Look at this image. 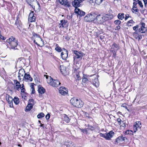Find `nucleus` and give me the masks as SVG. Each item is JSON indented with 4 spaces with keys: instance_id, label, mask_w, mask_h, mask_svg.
I'll return each mask as SVG.
<instances>
[{
    "instance_id": "f257e3e1",
    "label": "nucleus",
    "mask_w": 147,
    "mask_h": 147,
    "mask_svg": "<svg viewBox=\"0 0 147 147\" xmlns=\"http://www.w3.org/2000/svg\"><path fill=\"white\" fill-rule=\"evenodd\" d=\"M15 39L14 37L11 36V38L7 39L6 42L10 45L11 49H17L16 47L18 45V41L17 40H15Z\"/></svg>"
},
{
    "instance_id": "f03ea898",
    "label": "nucleus",
    "mask_w": 147,
    "mask_h": 147,
    "mask_svg": "<svg viewBox=\"0 0 147 147\" xmlns=\"http://www.w3.org/2000/svg\"><path fill=\"white\" fill-rule=\"evenodd\" d=\"M70 101L72 105L76 107L81 108L83 105V103L82 101L75 97L72 98Z\"/></svg>"
},
{
    "instance_id": "7ed1b4c3",
    "label": "nucleus",
    "mask_w": 147,
    "mask_h": 147,
    "mask_svg": "<svg viewBox=\"0 0 147 147\" xmlns=\"http://www.w3.org/2000/svg\"><path fill=\"white\" fill-rule=\"evenodd\" d=\"M46 78L48 79L47 83L53 87H58L61 84V83L57 80H54L50 76Z\"/></svg>"
},
{
    "instance_id": "20e7f679",
    "label": "nucleus",
    "mask_w": 147,
    "mask_h": 147,
    "mask_svg": "<svg viewBox=\"0 0 147 147\" xmlns=\"http://www.w3.org/2000/svg\"><path fill=\"white\" fill-rule=\"evenodd\" d=\"M96 13H92L87 15L84 18V20L86 22H90L93 21H95Z\"/></svg>"
},
{
    "instance_id": "39448f33",
    "label": "nucleus",
    "mask_w": 147,
    "mask_h": 147,
    "mask_svg": "<svg viewBox=\"0 0 147 147\" xmlns=\"http://www.w3.org/2000/svg\"><path fill=\"white\" fill-rule=\"evenodd\" d=\"M74 53L75 54L74 57V60H75L76 59H81L84 55L83 53L82 52L76 50L74 51Z\"/></svg>"
},
{
    "instance_id": "423d86ee",
    "label": "nucleus",
    "mask_w": 147,
    "mask_h": 147,
    "mask_svg": "<svg viewBox=\"0 0 147 147\" xmlns=\"http://www.w3.org/2000/svg\"><path fill=\"white\" fill-rule=\"evenodd\" d=\"M96 20L97 21V23L100 24H102L104 22L103 16L100 14L97 15L96 14L95 17Z\"/></svg>"
},
{
    "instance_id": "0eeeda50",
    "label": "nucleus",
    "mask_w": 147,
    "mask_h": 147,
    "mask_svg": "<svg viewBox=\"0 0 147 147\" xmlns=\"http://www.w3.org/2000/svg\"><path fill=\"white\" fill-rule=\"evenodd\" d=\"M59 2L60 4L65 7H69L71 6L69 0H59Z\"/></svg>"
},
{
    "instance_id": "6e6552de",
    "label": "nucleus",
    "mask_w": 147,
    "mask_h": 147,
    "mask_svg": "<svg viewBox=\"0 0 147 147\" xmlns=\"http://www.w3.org/2000/svg\"><path fill=\"white\" fill-rule=\"evenodd\" d=\"M140 24L141 25V26L139 29V32L142 33H145L147 31L146 28L145 27V24L142 22H141Z\"/></svg>"
},
{
    "instance_id": "1a4fd4ad",
    "label": "nucleus",
    "mask_w": 147,
    "mask_h": 147,
    "mask_svg": "<svg viewBox=\"0 0 147 147\" xmlns=\"http://www.w3.org/2000/svg\"><path fill=\"white\" fill-rule=\"evenodd\" d=\"M82 2V0H74V1L72 2V5L76 8H77L80 6V3Z\"/></svg>"
},
{
    "instance_id": "9d476101",
    "label": "nucleus",
    "mask_w": 147,
    "mask_h": 147,
    "mask_svg": "<svg viewBox=\"0 0 147 147\" xmlns=\"http://www.w3.org/2000/svg\"><path fill=\"white\" fill-rule=\"evenodd\" d=\"M125 139L127 140L126 138L121 136H119L116 139L115 142L117 143V144L120 142H125Z\"/></svg>"
},
{
    "instance_id": "9b49d317",
    "label": "nucleus",
    "mask_w": 147,
    "mask_h": 147,
    "mask_svg": "<svg viewBox=\"0 0 147 147\" xmlns=\"http://www.w3.org/2000/svg\"><path fill=\"white\" fill-rule=\"evenodd\" d=\"M75 13L79 15L80 17L84 16L85 15V13L84 12L81 10L79 9L76 8L75 9Z\"/></svg>"
},
{
    "instance_id": "f8f14e48",
    "label": "nucleus",
    "mask_w": 147,
    "mask_h": 147,
    "mask_svg": "<svg viewBox=\"0 0 147 147\" xmlns=\"http://www.w3.org/2000/svg\"><path fill=\"white\" fill-rule=\"evenodd\" d=\"M59 91L60 94L63 95L67 94L68 92L66 88L63 87H61L59 88Z\"/></svg>"
},
{
    "instance_id": "ddd939ff",
    "label": "nucleus",
    "mask_w": 147,
    "mask_h": 147,
    "mask_svg": "<svg viewBox=\"0 0 147 147\" xmlns=\"http://www.w3.org/2000/svg\"><path fill=\"white\" fill-rule=\"evenodd\" d=\"M141 127V125L140 122L138 121L136 122V124L134 125L133 126V129L134 132L136 131L137 130L140 129Z\"/></svg>"
},
{
    "instance_id": "4468645a",
    "label": "nucleus",
    "mask_w": 147,
    "mask_h": 147,
    "mask_svg": "<svg viewBox=\"0 0 147 147\" xmlns=\"http://www.w3.org/2000/svg\"><path fill=\"white\" fill-rule=\"evenodd\" d=\"M64 52H63L61 53V56L62 59L65 60L68 57V51L65 49H63Z\"/></svg>"
},
{
    "instance_id": "2eb2a0df",
    "label": "nucleus",
    "mask_w": 147,
    "mask_h": 147,
    "mask_svg": "<svg viewBox=\"0 0 147 147\" xmlns=\"http://www.w3.org/2000/svg\"><path fill=\"white\" fill-rule=\"evenodd\" d=\"M61 72L63 75L65 76L67 75V72L66 67L63 65H61L60 67Z\"/></svg>"
},
{
    "instance_id": "dca6fc26",
    "label": "nucleus",
    "mask_w": 147,
    "mask_h": 147,
    "mask_svg": "<svg viewBox=\"0 0 147 147\" xmlns=\"http://www.w3.org/2000/svg\"><path fill=\"white\" fill-rule=\"evenodd\" d=\"M114 134V132L112 131H111L109 133H106V139L110 140L111 138L113 137Z\"/></svg>"
},
{
    "instance_id": "f3484780",
    "label": "nucleus",
    "mask_w": 147,
    "mask_h": 147,
    "mask_svg": "<svg viewBox=\"0 0 147 147\" xmlns=\"http://www.w3.org/2000/svg\"><path fill=\"white\" fill-rule=\"evenodd\" d=\"M133 35L134 38L136 39H138V40H140L142 38V35L140 34H139L137 32H135L133 33Z\"/></svg>"
},
{
    "instance_id": "a211bd4d",
    "label": "nucleus",
    "mask_w": 147,
    "mask_h": 147,
    "mask_svg": "<svg viewBox=\"0 0 147 147\" xmlns=\"http://www.w3.org/2000/svg\"><path fill=\"white\" fill-rule=\"evenodd\" d=\"M25 71L23 69H20L18 72V76L19 79L20 80L21 78L20 77L21 76H23L24 74H25Z\"/></svg>"
},
{
    "instance_id": "6ab92c4d",
    "label": "nucleus",
    "mask_w": 147,
    "mask_h": 147,
    "mask_svg": "<svg viewBox=\"0 0 147 147\" xmlns=\"http://www.w3.org/2000/svg\"><path fill=\"white\" fill-rule=\"evenodd\" d=\"M38 91L39 93L41 94H43L45 91V90L41 86L39 85L38 86Z\"/></svg>"
},
{
    "instance_id": "aec40b11",
    "label": "nucleus",
    "mask_w": 147,
    "mask_h": 147,
    "mask_svg": "<svg viewBox=\"0 0 147 147\" xmlns=\"http://www.w3.org/2000/svg\"><path fill=\"white\" fill-rule=\"evenodd\" d=\"M112 49L113 51H117L119 49V45L115 43H114L112 45Z\"/></svg>"
},
{
    "instance_id": "412c9836",
    "label": "nucleus",
    "mask_w": 147,
    "mask_h": 147,
    "mask_svg": "<svg viewBox=\"0 0 147 147\" xmlns=\"http://www.w3.org/2000/svg\"><path fill=\"white\" fill-rule=\"evenodd\" d=\"M92 82L93 85L96 87H97L99 86V83L97 78H95L93 80Z\"/></svg>"
},
{
    "instance_id": "4be33fe9",
    "label": "nucleus",
    "mask_w": 147,
    "mask_h": 147,
    "mask_svg": "<svg viewBox=\"0 0 147 147\" xmlns=\"http://www.w3.org/2000/svg\"><path fill=\"white\" fill-rule=\"evenodd\" d=\"M24 78H25V79L28 80H30V81H32L33 80L32 78L31 77L30 74L27 73L25 74Z\"/></svg>"
},
{
    "instance_id": "5701e85b",
    "label": "nucleus",
    "mask_w": 147,
    "mask_h": 147,
    "mask_svg": "<svg viewBox=\"0 0 147 147\" xmlns=\"http://www.w3.org/2000/svg\"><path fill=\"white\" fill-rule=\"evenodd\" d=\"M26 1L30 6H32L31 4L32 2H34L35 3H37L39 6H40L39 3L36 0H26Z\"/></svg>"
},
{
    "instance_id": "b1692460",
    "label": "nucleus",
    "mask_w": 147,
    "mask_h": 147,
    "mask_svg": "<svg viewBox=\"0 0 147 147\" xmlns=\"http://www.w3.org/2000/svg\"><path fill=\"white\" fill-rule=\"evenodd\" d=\"M33 105H32V104H28L27 106L26 107V109L25 110V111L27 112L30 111L32 108Z\"/></svg>"
},
{
    "instance_id": "393cba45",
    "label": "nucleus",
    "mask_w": 147,
    "mask_h": 147,
    "mask_svg": "<svg viewBox=\"0 0 147 147\" xmlns=\"http://www.w3.org/2000/svg\"><path fill=\"white\" fill-rule=\"evenodd\" d=\"M15 81H16V82L15 83L16 89L17 90H19V88H21V85H20V82L17 80H16Z\"/></svg>"
},
{
    "instance_id": "a878e982",
    "label": "nucleus",
    "mask_w": 147,
    "mask_h": 147,
    "mask_svg": "<svg viewBox=\"0 0 147 147\" xmlns=\"http://www.w3.org/2000/svg\"><path fill=\"white\" fill-rule=\"evenodd\" d=\"M104 22L107 20H110L111 19V17H110V16L108 14L104 16H103Z\"/></svg>"
},
{
    "instance_id": "bb28decb",
    "label": "nucleus",
    "mask_w": 147,
    "mask_h": 147,
    "mask_svg": "<svg viewBox=\"0 0 147 147\" xmlns=\"http://www.w3.org/2000/svg\"><path fill=\"white\" fill-rule=\"evenodd\" d=\"M124 15L123 13H119L117 16V17L119 19L122 20L124 18Z\"/></svg>"
},
{
    "instance_id": "cd10ccee",
    "label": "nucleus",
    "mask_w": 147,
    "mask_h": 147,
    "mask_svg": "<svg viewBox=\"0 0 147 147\" xmlns=\"http://www.w3.org/2000/svg\"><path fill=\"white\" fill-rule=\"evenodd\" d=\"M67 23V21L65 20H62L60 21V24H61V26H62V27H63Z\"/></svg>"
},
{
    "instance_id": "c85d7f7f",
    "label": "nucleus",
    "mask_w": 147,
    "mask_h": 147,
    "mask_svg": "<svg viewBox=\"0 0 147 147\" xmlns=\"http://www.w3.org/2000/svg\"><path fill=\"white\" fill-rule=\"evenodd\" d=\"M134 23L135 22L132 20H131L127 22V24L128 26H132V24Z\"/></svg>"
},
{
    "instance_id": "c756f323",
    "label": "nucleus",
    "mask_w": 147,
    "mask_h": 147,
    "mask_svg": "<svg viewBox=\"0 0 147 147\" xmlns=\"http://www.w3.org/2000/svg\"><path fill=\"white\" fill-rule=\"evenodd\" d=\"M67 147H75V145L74 143L71 142H68L67 144Z\"/></svg>"
},
{
    "instance_id": "7c9ffc66",
    "label": "nucleus",
    "mask_w": 147,
    "mask_h": 147,
    "mask_svg": "<svg viewBox=\"0 0 147 147\" xmlns=\"http://www.w3.org/2000/svg\"><path fill=\"white\" fill-rule=\"evenodd\" d=\"M34 85V83H32V84L30 86V87L32 90V94H34L35 93Z\"/></svg>"
},
{
    "instance_id": "2f4dec72",
    "label": "nucleus",
    "mask_w": 147,
    "mask_h": 147,
    "mask_svg": "<svg viewBox=\"0 0 147 147\" xmlns=\"http://www.w3.org/2000/svg\"><path fill=\"white\" fill-rule=\"evenodd\" d=\"M6 99L8 102L10 100H13V98L11 96H10L8 94H6Z\"/></svg>"
},
{
    "instance_id": "473e14b6",
    "label": "nucleus",
    "mask_w": 147,
    "mask_h": 147,
    "mask_svg": "<svg viewBox=\"0 0 147 147\" xmlns=\"http://www.w3.org/2000/svg\"><path fill=\"white\" fill-rule=\"evenodd\" d=\"M56 47L55 48V50L58 52H60L61 51L62 49L61 47H59L58 44L56 45Z\"/></svg>"
},
{
    "instance_id": "72a5a7b5",
    "label": "nucleus",
    "mask_w": 147,
    "mask_h": 147,
    "mask_svg": "<svg viewBox=\"0 0 147 147\" xmlns=\"http://www.w3.org/2000/svg\"><path fill=\"white\" fill-rule=\"evenodd\" d=\"M88 76H86V77H83L82 81L84 83H86V82H87L88 81H90V80H89L90 79L88 78Z\"/></svg>"
},
{
    "instance_id": "f704fd0d",
    "label": "nucleus",
    "mask_w": 147,
    "mask_h": 147,
    "mask_svg": "<svg viewBox=\"0 0 147 147\" xmlns=\"http://www.w3.org/2000/svg\"><path fill=\"white\" fill-rule=\"evenodd\" d=\"M13 100L16 105H17L19 103V101L18 98L15 97L13 99Z\"/></svg>"
},
{
    "instance_id": "c9c22d12",
    "label": "nucleus",
    "mask_w": 147,
    "mask_h": 147,
    "mask_svg": "<svg viewBox=\"0 0 147 147\" xmlns=\"http://www.w3.org/2000/svg\"><path fill=\"white\" fill-rule=\"evenodd\" d=\"M64 120L66 122V123H69L70 121V120L69 119L67 116L66 115H65L64 117Z\"/></svg>"
},
{
    "instance_id": "e433bc0d",
    "label": "nucleus",
    "mask_w": 147,
    "mask_h": 147,
    "mask_svg": "<svg viewBox=\"0 0 147 147\" xmlns=\"http://www.w3.org/2000/svg\"><path fill=\"white\" fill-rule=\"evenodd\" d=\"M28 20L31 22H34L36 20V17L34 16L30 18H28Z\"/></svg>"
},
{
    "instance_id": "4c0bfd02",
    "label": "nucleus",
    "mask_w": 147,
    "mask_h": 147,
    "mask_svg": "<svg viewBox=\"0 0 147 147\" xmlns=\"http://www.w3.org/2000/svg\"><path fill=\"white\" fill-rule=\"evenodd\" d=\"M44 114L42 113H40L37 115V117L38 118L40 119L41 118L45 116Z\"/></svg>"
},
{
    "instance_id": "58836bf2",
    "label": "nucleus",
    "mask_w": 147,
    "mask_h": 147,
    "mask_svg": "<svg viewBox=\"0 0 147 147\" xmlns=\"http://www.w3.org/2000/svg\"><path fill=\"white\" fill-rule=\"evenodd\" d=\"M88 128H87L88 129L92 131L94 130L95 129V128L94 127L89 124L88 125Z\"/></svg>"
},
{
    "instance_id": "ea45409f",
    "label": "nucleus",
    "mask_w": 147,
    "mask_h": 147,
    "mask_svg": "<svg viewBox=\"0 0 147 147\" xmlns=\"http://www.w3.org/2000/svg\"><path fill=\"white\" fill-rule=\"evenodd\" d=\"M103 0H95V3L97 5H100L102 1Z\"/></svg>"
},
{
    "instance_id": "a19ab883",
    "label": "nucleus",
    "mask_w": 147,
    "mask_h": 147,
    "mask_svg": "<svg viewBox=\"0 0 147 147\" xmlns=\"http://www.w3.org/2000/svg\"><path fill=\"white\" fill-rule=\"evenodd\" d=\"M121 22L119 20H116L114 21V23L115 24L119 25L121 23Z\"/></svg>"
},
{
    "instance_id": "79ce46f5",
    "label": "nucleus",
    "mask_w": 147,
    "mask_h": 147,
    "mask_svg": "<svg viewBox=\"0 0 147 147\" xmlns=\"http://www.w3.org/2000/svg\"><path fill=\"white\" fill-rule=\"evenodd\" d=\"M88 129H80L81 131L84 133L87 134L88 132L87 131Z\"/></svg>"
},
{
    "instance_id": "37998d69",
    "label": "nucleus",
    "mask_w": 147,
    "mask_h": 147,
    "mask_svg": "<svg viewBox=\"0 0 147 147\" xmlns=\"http://www.w3.org/2000/svg\"><path fill=\"white\" fill-rule=\"evenodd\" d=\"M13 100H10L8 102L9 104V106L10 107H13Z\"/></svg>"
},
{
    "instance_id": "c03bdc74",
    "label": "nucleus",
    "mask_w": 147,
    "mask_h": 147,
    "mask_svg": "<svg viewBox=\"0 0 147 147\" xmlns=\"http://www.w3.org/2000/svg\"><path fill=\"white\" fill-rule=\"evenodd\" d=\"M40 37L39 35L36 34H34L33 35V37H34L36 40H37V38H38V37Z\"/></svg>"
},
{
    "instance_id": "a18cd8bd",
    "label": "nucleus",
    "mask_w": 147,
    "mask_h": 147,
    "mask_svg": "<svg viewBox=\"0 0 147 147\" xmlns=\"http://www.w3.org/2000/svg\"><path fill=\"white\" fill-rule=\"evenodd\" d=\"M34 100L33 99H30L28 101V103L29 104H32V105H33L34 104Z\"/></svg>"
},
{
    "instance_id": "49530a36",
    "label": "nucleus",
    "mask_w": 147,
    "mask_h": 147,
    "mask_svg": "<svg viewBox=\"0 0 147 147\" xmlns=\"http://www.w3.org/2000/svg\"><path fill=\"white\" fill-rule=\"evenodd\" d=\"M34 11H31L29 14L28 16V18H30L34 16Z\"/></svg>"
},
{
    "instance_id": "de8ad7c7",
    "label": "nucleus",
    "mask_w": 147,
    "mask_h": 147,
    "mask_svg": "<svg viewBox=\"0 0 147 147\" xmlns=\"http://www.w3.org/2000/svg\"><path fill=\"white\" fill-rule=\"evenodd\" d=\"M139 28V26L136 25L133 27V29L134 30H135V31H136Z\"/></svg>"
},
{
    "instance_id": "09e8293b",
    "label": "nucleus",
    "mask_w": 147,
    "mask_h": 147,
    "mask_svg": "<svg viewBox=\"0 0 147 147\" xmlns=\"http://www.w3.org/2000/svg\"><path fill=\"white\" fill-rule=\"evenodd\" d=\"M99 135L100 136L103 137L106 139V133L104 134L100 133Z\"/></svg>"
},
{
    "instance_id": "8fccbe9b",
    "label": "nucleus",
    "mask_w": 147,
    "mask_h": 147,
    "mask_svg": "<svg viewBox=\"0 0 147 147\" xmlns=\"http://www.w3.org/2000/svg\"><path fill=\"white\" fill-rule=\"evenodd\" d=\"M132 131L131 130H127L125 133L126 134H131Z\"/></svg>"
},
{
    "instance_id": "3c124183",
    "label": "nucleus",
    "mask_w": 147,
    "mask_h": 147,
    "mask_svg": "<svg viewBox=\"0 0 147 147\" xmlns=\"http://www.w3.org/2000/svg\"><path fill=\"white\" fill-rule=\"evenodd\" d=\"M135 8H134V7H133L132 9V12H134L133 11H135L136 12H138V9H136H136H135Z\"/></svg>"
},
{
    "instance_id": "603ef678",
    "label": "nucleus",
    "mask_w": 147,
    "mask_h": 147,
    "mask_svg": "<svg viewBox=\"0 0 147 147\" xmlns=\"http://www.w3.org/2000/svg\"><path fill=\"white\" fill-rule=\"evenodd\" d=\"M50 115L49 114H48L45 116L46 119L47 120L49 119L50 118Z\"/></svg>"
},
{
    "instance_id": "864d4df0",
    "label": "nucleus",
    "mask_w": 147,
    "mask_h": 147,
    "mask_svg": "<svg viewBox=\"0 0 147 147\" xmlns=\"http://www.w3.org/2000/svg\"><path fill=\"white\" fill-rule=\"evenodd\" d=\"M138 3L139 4L140 7H143V5L141 1H139L138 2Z\"/></svg>"
},
{
    "instance_id": "5fc2aeb1",
    "label": "nucleus",
    "mask_w": 147,
    "mask_h": 147,
    "mask_svg": "<svg viewBox=\"0 0 147 147\" xmlns=\"http://www.w3.org/2000/svg\"><path fill=\"white\" fill-rule=\"evenodd\" d=\"M117 121L118 122V123L119 124V125H120L121 124V120L120 118H118L117 119Z\"/></svg>"
},
{
    "instance_id": "6e6d98bb",
    "label": "nucleus",
    "mask_w": 147,
    "mask_h": 147,
    "mask_svg": "<svg viewBox=\"0 0 147 147\" xmlns=\"http://www.w3.org/2000/svg\"><path fill=\"white\" fill-rule=\"evenodd\" d=\"M112 51L113 52V56H114V57H115L116 55V52L117 51H113V50H112Z\"/></svg>"
},
{
    "instance_id": "4d7b16f0",
    "label": "nucleus",
    "mask_w": 147,
    "mask_h": 147,
    "mask_svg": "<svg viewBox=\"0 0 147 147\" xmlns=\"http://www.w3.org/2000/svg\"><path fill=\"white\" fill-rule=\"evenodd\" d=\"M37 40H36L38 41V42H41L42 41V39L40 38V37H38V38H37Z\"/></svg>"
},
{
    "instance_id": "13d9d810",
    "label": "nucleus",
    "mask_w": 147,
    "mask_h": 147,
    "mask_svg": "<svg viewBox=\"0 0 147 147\" xmlns=\"http://www.w3.org/2000/svg\"><path fill=\"white\" fill-rule=\"evenodd\" d=\"M125 105L126 104H123L121 105V107L125 108L126 109L129 111V110L127 109V107Z\"/></svg>"
},
{
    "instance_id": "bf43d9fd",
    "label": "nucleus",
    "mask_w": 147,
    "mask_h": 147,
    "mask_svg": "<svg viewBox=\"0 0 147 147\" xmlns=\"http://www.w3.org/2000/svg\"><path fill=\"white\" fill-rule=\"evenodd\" d=\"M129 15L128 14H126L125 15V20H126L129 18Z\"/></svg>"
},
{
    "instance_id": "052dcab7",
    "label": "nucleus",
    "mask_w": 147,
    "mask_h": 147,
    "mask_svg": "<svg viewBox=\"0 0 147 147\" xmlns=\"http://www.w3.org/2000/svg\"><path fill=\"white\" fill-rule=\"evenodd\" d=\"M133 4V7L136 8V5L137 4V3L136 2H134Z\"/></svg>"
},
{
    "instance_id": "680f3d73",
    "label": "nucleus",
    "mask_w": 147,
    "mask_h": 147,
    "mask_svg": "<svg viewBox=\"0 0 147 147\" xmlns=\"http://www.w3.org/2000/svg\"><path fill=\"white\" fill-rule=\"evenodd\" d=\"M89 114L85 112V116L87 117H88V118H90L89 116Z\"/></svg>"
},
{
    "instance_id": "e2e57ef3",
    "label": "nucleus",
    "mask_w": 147,
    "mask_h": 147,
    "mask_svg": "<svg viewBox=\"0 0 147 147\" xmlns=\"http://www.w3.org/2000/svg\"><path fill=\"white\" fill-rule=\"evenodd\" d=\"M0 38L1 39L3 40H5V38L4 37V36H2L1 34L0 35Z\"/></svg>"
},
{
    "instance_id": "0e129e2a",
    "label": "nucleus",
    "mask_w": 147,
    "mask_h": 147,
    "mask_svg": "<svg viewBox=\"0 0 147 147\" xmlns=\"http://www.w3.org/2000/svg\"><path fill=\"white\" fill-rule=\"evenodd\" d=\"M143 1L144 3V6L145 7H146L147 4V0H143Z\"/></svg>"
},
{
    "instance_id": "69168bd1",
    "label": "nucleus",
    "mask_w": 147,
    "mask_h": 147,
    "mask_svg": "<svg viewBox=\"0 0 147 147\" xmlns=\"http://www.w3.org/2000/svg\"><path fill=\"white\" fill-rule=\"evenodd\" d=\"M116 28V29H115V30H119L121 28V27L119 26L118 25L117 26Z\"/></svg>"
},
{
    "instance_id": "338daca9",
    "label": "nucleus",
    "mask_w": 147,
    "mask_h": 147,
    "mask_svg": "<svg viewBox=\"0 0 147 147\" xmlns=\"http://www.w3.org/2000/svg\"><path fill=\"white\" fill-rule=\"evenodd\" d=\"M25 90V89L24 88H21V91L22 92H24Z\"/></svg>"
},
{
    "instance_id": "774afa93",
    "label": "nucleus",
    "mask_w": 147,
    "mask_h": 147,
    "mask_svg": "<svg viewBox=\"0 0 147 147\" xmlns=\"http://www.w3.org/2000/svg\"><path fill=\"white\" fill-rule=\"evenodd\" d=\"M76 76L78 79L80 78L79 74L78 73H77L76 74Z\"/></svg>"
}]
</instances>
